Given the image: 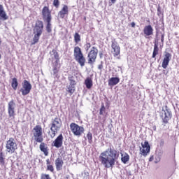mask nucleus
<instances>
[{
	"instance_id": "obj_1",
	"label": "nucleus",
	"mask_w": 179,
	"mask_h": 179,
	"mask_svg": "<svg viewBox=\"0 0 179 179\" xmlns=\"http://www.w3.org/2000/svg\"><path fill=\"white\" fill-rule=\"evenodd\" d=\"M118 159H120V152L111 147L102 152L99 157L101 164L105 169H113Z\"/></svg>"
},
{
	"instance_id": "obj_2",
	"label": "nucleus",
	"mask_w": 179,
	"mask_h": 179,
	"mask_svg": "<svg viewBox=\"0 0 179 179\" xmlns=\"http://www.w3.org/2000/svg\"><path fill=\"white\" fill-rule=\"evenodd\" d=\"M33 31L34 36L31 42V45H34V44L38 43L40 37L41 36V34H43V31H44V22L40 20H36L33 28Z\"/></svg>"
},
{
	"instance_id": "obj_3",
	"label": "nucleus",
	"mask_w": 179,
	"mask_h": 179,
	"mask_svg": "<svg viewBox=\"0 0 179 179\" xmlns=\"http://www.w3.org/2000/svg\"><path fill=\"white\" fill-rule=\"evenodd\" d=\"M33 138L36 143H41L44 141L43 137V127L41 125H36L33 128Z\"/></svg>"
},
{
	"instance_id": "obj_4",
	"label": "nucleus",
	"mask_w": 179,
	"mask_h": 179,
	"mask_svg": "<svg viewBox=\"0 0 179 179\" xmlns=\"http://www.w3.org/2000/svg\"><path fill=\"white\" fill-rule=\"evenodd\" d=\"M6 149L8 153L11 154L15 153L17 150V143H16L15 138L11 137L6 141Z\"/></svg>"
},
{
	"instance_id": "obj_5",
	"label": "nucleus",
	"mask_w": 179,
	"mask_h": 179,
	"mask_svg": "<svg viewBox=\"0 0 179 179\" xmlns=\"http://www.w3.org/2000/svg\"><path fill=\"white\" fill-rule=\"evenodd\" d=\"M70 129L75 136H81L85 132V128L75 122L70 124Z\"/></svg>"
},
{
	"instance_id": "obj_6",
	"label": "nucleus",
	"mask_w": 179,
	"mask_h": 179,
	"mask_svg": "<svg viewBox=\"0 0 179 179\" xmlns=\"http://www.w3.org/2000/svg\"><path fill=\"white\" fill-rule=\"evenodd\" d=\"M60 129L61 124L59 123V120H58V117H55V120L52 122V125L50 127L52 134H50V137L55 138V135H57V132H58V130Z\"/></svg>"
},
{
	"instance_id": "obj_7",
	"label": "nucleus",
	"mask_w": 179,
	"mask_h": 179,
	"mask_svg": "<svg viewBox=\"0 0 179 179\" xmlns=\"http://www.w3.org/2000/svg\"><path fill=\"white\" fill-rule=\"evenodd\" d=\"M97 54H99L97 48L92 47L88 53V64H90V65H93V63L96 62V59H97Z\"/></svg>"
},
{
	"instance_id": "obj_8",
	"label": "nucleus",
	"mask_w": 179,
	"mask_h": 179,
	"mask_svg": "<svg viewBox=\"0 0 179 179\" xmlns=\"http://www.w3.org/2000/svg\"><path fill=\"white\" fill-rule=\"evenodd\" d=\"M22 87L20 90L23 96H27L31 92V84L27 80H24L22 83Z\"/></svg>"
},
{
	"instance_id": "obj_9",
	"label": "nucleus",
	"mask_w": 179,
	"mask_h": 179,
	"mask_svg": "<svg viewBox=\"0 0 179 179\" xmlns=\"http://www.w3.org/2000/svg\"><path fill=\"white\" fill-rule=\"evenodd\" d=\"M15 101L11 100L8 102V113L9 118H12V120H15V116L16 115V113L15 112Z\"/></svg>"
},
{
	"instance_id": "obj_10",
	"label": "nucleus",
	"mask_w": 179,
	"mask_h": 179,
	"mask_svg": "<svg viewBox=\"0 0 179 179\" xmlns=\"http://www.w3.org/2000/svg\"><path fill=\"white\" fill-rule=\"evenodd\" d=\"M142 148L140 147L141 155L146 157L148 154L150 152V145L148 141H145L144 143H141Z\"/></svg>"
},
{
	"instance_id": "obj_11",
	"label": "nucleus",
	"mask_w": 179,
	"mask_h": 179,
	"mask_svg": "<svg viewBox=\"0 0 179 179\" xmlns=\"http://www.w3.org/2000/svg\"><path fill=\"white\" fill-rule=\"evenodd\" d=\"M42 17L45 21L52 20V17L51 16V10H50V6H44L42 9Z\"/></svg>"
},
{
	"instance_id": "obj_12",
	"label": "nucleus",
	"mask_w": 179,
	"mask_h": 179,
	"mask_svg": "<svg viewBox=\"0 0 179 179\" xmlns=\"http://www.w3.org/2000/svg\"><path fill=\"white\" fill-rule=\"evenodd\" d=\"M171 60V55L168 52H165L164 55V59L162 64V66L164 69H167V66H169V64Z\"/></svg>"
},
{
	"instance_id": "obj_13",
	"label": "nucleus",
	"mask_w": 179,
	"mask_h": 179,
	"mask_svg": "<svg viewBox=\"0 0 179 179\" xmlns=\"http://www.w3.org/2000/svg\"><path fill=\"white\" fill-rule=\"evenodd\" d=\"M111 47L113 50V57H115L120 56V54H121V48H120L118 43L115 41H112Z\"/></svg>"
},
{
	"instance_id": "obj_14",
	"label": "nucleus",
	"mask_w": 179,
	"mask_h": 179,
	"mask_svg": "<svg viewBox=\"0 0 179 179\" xmlns=\"http://www.w3.org/2000/svg\"><path fill=\"white\" fill-rule=\"evenodd\" d=\"M64 143V136L62 134L59 135L56 139L52 142V145L59 149Z\"/></svg>"
},
{
	"instance_id": "obj_15",
	"label": "nucleus",
	"mask_w": 179,
	"mask_h": 179,
	"mask_svg": "<svg viewBox=\"0 0 179 179\" xmlns=\"http://www.w3.org/2000/svg\"><path fill=\"white\" fill-rule=\"evenodd\" d=\"M52 52L53 53L55 59H57L55 61V65L53 66V73L55 75V73H58V61L59 60V55L55 50H52Z\"/></svg>"
},
{
	"instance_id": "obj_16",
	"label": "nucleus",
	"mask_w": 179,
	"mask_h": 179,
	"mask_svg": "<svg viewBox=\"0 0 179 179\" xmlns=\"http://www.w3.org/2000/svg\"><path fill=\"white\" fill-rule=\"evenodd\" d=\"M166 107V110H164V116L162 118V121L164 124H169V121L171 120V117H173V115L171 114V112L167 109V106Z\"/></svg>"
},
{
	"instance_id": "obj_17",
	"label": "nucleus",
	"mask_w": 179,
	"mask_h": 179,
	"mask_svg": "<svg viewBox=\"0 0 179 179\" xmlns=\"http://www.w3.org/2000/svg\"><path fill=\"white\" fill-rule=\"evenodd\" d=\"M55 164L57 171L62 170V167L64 166V159H62V157H58L55 161Z\"/></svg>"
},
{
	"instance_id": "obj_18",
	"label": "nucleus",
	"mask_w": 179,
	"mask_h": 179,
	"mask_svg": "<svg viewBox=\"0 0 179 179\" xmlns=\"http://www.w3.org/2000/svg\"><path fill=\"white\" fill-rule=\"evenodd\" d=\"M69 14V10L66 5H64L61 10L58 13V16H59L60 19H64L65 15H68Z\"/></svg>"
},
{
	"instance_id": "obj_19",
	"label": "nucleus",
	"mask_w": 179,
	"mask_h": 179,
	"mask_svg": "<svg viewBox=\"0 0 179 179\" xmlns=\"http://www.w3.org/2000/svg\"><path fill=\"white\" fill-rule=\"evenodd\" d=\"M153 27L150 24L145 26L143 29V33L145 37H149V36H153Z\"/></svg>"
},
{
	"instance_id": "obj_20",
	"label": "nucleus",
	"mask_w": 179,
	"mask_h": 179,
	"mask_svg": "<svg viewBox=\"0 0 179 179\" xmlns=\"http://www.w3.org/2000/svg\"><path fill=\"white\" fill-rule=\"evenodd\" d=\"M108 86L113 87L115 86V85H118L120 83V78L118 77H112L108 81Z\"/></svg>"
},
{
	"instance_id": "obj_21",
	"label": "nucleus",
	"mask_w": 179,
	"mask_h": 179,
	"mask_svg": "<svg viewBox=\"0 0 179 179\" xmlns=\"http://www.w3.org/2000/svg\"><path fill=\"white\" fill-rule=\"evenodd\" d=\"M8 17L6 15V12L3 10V6L0 4V20H8Z\"/></svg>"
},
{
	"instance_id": "obj_22",
	"label": "nucleus",
	"mask_w": 179,
	"mask_h": 179,
	"mask_svg": "<svg viewBox=\"0 0 179 179\" xmlns=\"http://www.w3.org/2000/svg\"><path fill=\"white\" fill-rule=\"evenodd\" d=\"M75 59L78 62L80 66H85V64L86 63V58H85L83 54L80 56H77V57H75Z\"/></svg>"
},
{
	"instance_id": "obj_23",
	"label": "nucleus",
	"mask_w": 179,
	"mask_h": 179,
	"mask_svg": "<svg viewBox=\"0 0 179 179\" xmlns=\"http://www.w3.org/2000/svg\"><path fill=\"white\" fill-rule=\"evenodd\" d=\"M39 149L45 156H48V147L47 144L42 141L39 145Z\"/></svg>"
},
{
	"instance_id": "obj_24",
	"label": "nucleus",
	"mask_w": 179,
	"mask_h": 179,
	"mask_svg": "<svg viewBox=\"0 0 179 179\" xmlns=\"http://www.w3.org/2000/svg\"><path fill=\"white\" fill-rule=\"evenodd\" d=\"M83 55V52H82V49H80L79 46L74 47L73 55L75 58Z\"/></svg>"
},
{
	"instance_id": "obj_25",
	"label": "nucleus",
	"mask_w": 179,
	"mask_h": 179,
	"mask_svg": "<svg viewBox=\"0 0 179 179\" xmlns=\"http://www.w3.org/2000/svg\"><path fill=\"white\" fill-rule=\"evenodd\" d=\"M85 85L87 87V89H90L91 87H93V80L90 77H87L85 80Z\"/></svg>"
},
{
	"instance_id": "obj_26",
	"label": "nucleus",
	"mask_w": 179,
	"mask_h": 179,
	"mask_svg": "<svg viewBox=\"0 0 179 179\" xmlns=\"http://www.w3.org/2000/svg\"><path fill=\"white\" fill-rule=\"evenodd\" d=\"M157 55H159V43H155L152 58H156Z\"/></svg>"
},
{
	"instance_id": "obj_27",
	"label": "nucleus",
	"mask_w": 179,
	"mask_h": 179,
	"mask_svg": "<svg viewBox=\"0 0 179 179\" xmlns=\"http://www.w3.org/2000/svg\"><path fill=\"white\" fill-rule=\"evenodd\" d=\"M46 166L48 171L54 173V166L51 164V160H50V159H46Z\"/></svg>"
},
{
	"instance_id": "obj_28",
	"label": "nucleus",
	"mask_w": 179,
	"mask_h": 179,
	"mask_svg": "<svg viewBox=\"0 0 179 179\" xmlns=\"http://www.w3.org/2000/svg\"><path fill=\"white\" fill-rule=\"evenodd\" d=\"M121 160H122V163H124V164H127V163H128V162H129V155H128L127 153H125L123 155V154H122Z\"/></svg>"
},
{
	"instance_id": "obj_29",
	"label": "nucleus",
	"mask_w": 179,
	"mask_h": 179,
	"mask_svg": "<svg viewBox=\"0 0 179 179\" xmlns=\"http://www.w3.org/2000/svg\"><path fill=\"white\" fill-rule=\"evenodd\" d=\"M11 86L14 90H17V86H19V83H17V78H13L12 80Z\"/></svg>"
},
{
	"instance_id": "obj_30",
	"label": "nucleus",
	"mask_w": 179,
	"mask_h": 179,
	"mask_svg": "<svg viewBox=\"0 0 179 179\" xmlns=\"http://www.w3.org/2000/svg\"><path fill=\"white\" fill-rule=\"evenodd\" d=\"M68 80L70 82V86H76V81L75 80V78L72 75H69L68 76Z\"/></svg>"
},
{
	"instance_id": "obj_31",
	"label": "nucleus",
	"mask_w": 179,
	"mask_h": 179,
	"mask_svg": "<svg viewBox=\"0 0 179 179\" xmlns=\"http://www.w3.org/2000/svg\"><path fill=\"white\" fill-rule=\"evenodd\" d=\"M46 22L47 24H46V31L48 33H51V31H52V29L51 28V20H48L45 21Z\"/></svg>"
},
{
	"instance_id": "obj_32",
	"label": "nucleus",
	"mask_w": 179,
	"mask_h": 179,
	"mask_svg": "<svg viewBox=\"0 0 179 179\" xmlns=\"http://www.w3.org/2000/svg\"><path fill=\"white\" fill-rule=\"evenodd\" d=\"M67 92L70 93V94H73L75 93V85H69L67 88Z\"/></svg>"
},
{
	"instance_id": "obj_33",
	"label": "nucleus",
	"mask_w": 179,
	"mask_h": 179,
	"mask_svg": "<svg viewBox=\"0 0 179 179\" xmlns=\"http://www.w3.org/2000/svg\"><path fill=\"white\" fill-rule=\"evenodd\" d=\"M74 41L76 44L80 41V35L78 32H76L74 34Z\"/></svg>"
},
{
	"instance_id": "obj_34",
	"label": "nucleus",
	"mask_w": 179,
	"mask_h": 179,
	"mask_svg": "<svg viewBox=\"0 0 179 179\" xmlns=\"http://www.w3.org/2000/svg\"><path fill=\"white\" fill-rule=\"evenodd\" d=\"M87 138L89 143H93V135L92 134V132L89 131L87 134Z\"/></svg>"
},
{
	"instance_id": "obj_35",
	"label": "nucleus",
	"mask_w": 179,
	"mask_h": 179,
	"mask_svg": "<svg viewBox=\"0 0 179 179\" xmlns=\"http://www.w3.org/2000/svg\"><path fill=\"white\" fill-rule=\"evenodd\" d=\"M0 164L1 166H5V157L2 152H0Z\"/></svg>"
},
{
	"instance_id": "obj_36",
	"label": "nucleus",
	"mask_w": 179,
	"mask_h": 179,
	"mask_svg": "<svg viewBox=\"0 0 179 179\" xmlns=\"http://www.w3.org/2000/svg\"><path fill=\"white\" fill-rule=\"evenodd\" d=\"M106 111V107L104 106V103H102L101 107L99 110L100 115H103V113Z\"/></svg>"
},
{
	"instance_id": "obj_37",
	"label": "nucleus",
	"mask_w": 179,
	"mask_h": 179,
	"mask_svg": "<svg viewBox=\"0 0 179 179\" xmlns=\"http://www.w3.org/2000/svg\"><path fill=\"white\" fill-rule=\"evenodd\" d=\"M41 179H51V177L47 173H42Z\"/></svg>"
},
{
	"instance_id": "obj_38",
	"label": "nucleus",
	"mask_w": 179,
	"mask_h": 179,
	"mask_svg": "<svg viewBox=\"0 0 179 179\" xmlns=\"http://www.w3.org/2000/svg\"><path fill=\"white\" fill-rule=\"evenodd\" d=\"M53 6H55V8H59V0H53Z\"/></svg>"
},
{
	"instance_id": "obj_39",
	"label": "nucleus",
	"mask_w": 179,
	"mask_h": 179,
	"mask_svg": "<svg viewBox=\"0 0 179 179\" xmlns=\"http://www.w3.org/2000/svg\"><path fill=\"white\" fill-rule=\"evenodd\" d=\"M90 47H92V44H90V43H87L85 44L86 51H89V50L90 49Z\"/></svg>"
},
{
	"instance_id": "obj_40",
	"label": "nucleus",
	"mask_w": 179,
	"mask_h": 179,
	"mask_svg": "<svg viewBox=\"0 0 179 179\" xmlns=\"http://www.w3.org/2000/svg\"><path fill=\"white\" fill-rule=\"evenodd\" d=\"M103 64V62H101V64L98 66V69H99V71H102L103 68H104Z\"/></svg>"
},
{
	"instance_id": "obj_41",
	"label": "nucleus",
	"mask_w": 179,
	"mask_h": 179,
	"mask_svg": "<svg viewBox=\"0 0 179 179\" xmlns=\"http://www.w3.org/2000/svg\"><path fill=\"white\" fill-rule=\"evenodd\" d=\"M89 178H90L89 172H85L83 179H89Z\"/></svg>"
},
{
	"instance_id": "obj_42",
	"label": "nucleus",
	"mask_w": 179,
	"mask_h": 179,
	"mask_svg": "<svg viewBox=\"0 0 179 179\" xmlns=\"http://www.w3.org/2000/svg\"><path fill=\"white\" fill-rule=\"evenodd\" d=\"M161 42H162V43H164V34L162 35V37H161Z\"/></svg>"
},
{
	"instance_id": "obj_43",
	"label": "nucleus",
	"mask_w": 179,
	"mask_h": 179,
	"mask_svg": "<svg viewBox=\"0 0 179 179\" xmlns=\"http://www.w3.org/2000/svg\"><path fill=\"white\" fill-rule=\"evenodd\" d=\"M154 157L151 156L149 159V162H153Z\"/></svg>"
},
{
	"instance_id": "obj_44",
	"label": "nucleus",
	"mask_w": 179,
	"mask_h": 179,
	"mask_svg": "<svg viewBox=\"0 0 179 179\" xmlns=\"http://www.w3.org/2000/svg\"><path fill=\"white\" fill-rule=\"evenodd\" d=\"M131 27H135V22H131Z\"/></svg>"
},
{
	"instance_id": "obj_45",
	"label": "nucleus",
	"mask_w": 179,
	"mask_h": 179,
	"mask_svg": "<svg viewBox=\"0 0 179 179\" xmlns=\"http://www.w3.org/2000/svg\"><path fill=\"white\" fill-rule=\"evenodd\" d=\"M111 3H115L117 2V0H110Z\"/></svg>"
},
{
	"instance_id": "obj_46",
	"label": "nucleus",
	"mask_w": 179,
	"mask_h": 179,
	"mask_svg": "<svg viewBox=\"0 0 179 179\" xmlns=\"http://www.w3.org/2000/svg\"><path fill=\"white\" fill-rule=\"evenodd\" d=\"M83 19H84L85 22H86V19H87L86 16H85Z\"/></svg>"
},
{
	"instance_id": "obj_47",
	"label": "nucleus",
	"mask_w": 179,
	"mask_h": 179,
	"mask_svg": "<svg viewBox=\"0 0 179 179\" xmlns=\"http://www.w3.org/2000/svg\"><path fill=\"white\" fill-rule=\"evenodd\" d=\"M162 143H164V141H162Z\"/></svg>"
},
{
	"instance_id": "obj_48",
	"label": "nucleus",
	"mask_w": 179,
	"mask_h": 179,
	"mask_svg": "<svg viewBox=\"0 0 179 179\" xmlns=\"http://www.w3.org/2000/svg\"><path fill=\"white\" fill-rule=\"evenodd\" d=\"M117 59H120V57H117Z\"/></svg>"
},
{
	"instance_id": "obj_49",
	"label": "nucleus",
	"mask_w": 179,
	"mask_h": 179,
	"mask_svg": "<svg viewBox=\"0 0 179 179\" xmlns=\"http://www.w3.org/2000/svg\"><path fill=\"white\" fill-rule=\"evenodd\" d=\"M0 59H1V54H0Z\"/></svg>"
}]
</instances>
